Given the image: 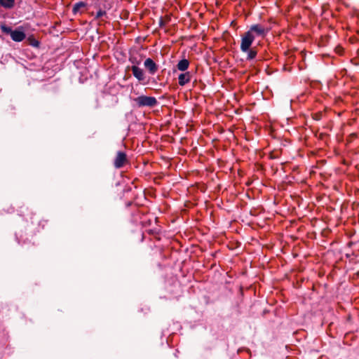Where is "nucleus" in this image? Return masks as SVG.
Listing matches in <instances>:
<instances>
[{"mask_svg":"<svg viewBox=\"0 0 359 359\" xmlns=\"http://www.w3.org/2000/svg\"><path fill=\"white\" fill-rule=\"evenodd\" d=\"M133 101L138 107H154L158 104V101L156 97L141 95L133 99Z\"/></svg>","mask_w":359,"mask_h":359,"instance_id":"nucleus-3","label":"nucleus"},{"mask_svg":"<svg viewBox=\"0 0 359 359\" xmlns=\"http://www.w3.org/2000/svg\"><path fill=\"white\" fill-rule=\"evenodd\" d=\"M127 161L126 154L123 151H118L114 161V165L116 168H121Z\"/></svg>","mask_w":359,"mask_h":359,"instance_id":"nucleus-4","label":"nucleus"},{"mask_svg":"<svg viewBox=\"0 0 359 359\" xmlns=\"http://www.w3.org/2000/svg\"><path fill=\"white\" fill-rule=\"evenodd\" d=\"M245 53H247V60H254L257 55V51L256 48H250L249 50L244 52Z\"/></svg>","mask_w":359,"mask_h":359,"instance_id":"nucleus-10","label":"nucleus"},{"mask_svg":"<svg viewBox=\"0 0 359 359\" xmlns=\"http://www.w3.org/2000/svg\"><path fill=\"white\" fill-rule=\"evenodd\" d=\"M130 62L133 64V65H137L140 64L139 61H137L136 60L130 59Z\"/></svg>","mask_w":359,"mask_h":359,"instance_id":"nucleus-14","label":"nucleus"},{"mask_svg":"<svg viewBox=\"0 0 359 359\" xmlns=\"http://www.w3.org/2000/svg\"><path fill=\"white\" fill-rule=\"evenodd\" d=\"M104 15H106V11L100 9L97 12L95 18L99 19V18H102V16H104Z\"/></svg>","mask_w":359,"mask_h":359,"instance_id":"nucleus-13","label":"nucleus"},{"mask_svg":"<svg viewBox=\"0 0 359 359\" xmlns=\"http://www.w3.org/2000/svg\"><path fill=\"white\" fill-rule=\"evenodd\" d=\"M144 67L148 70L149 73L151 75L155 74L158 71V65L150 57L147 58L144 62Z\"/></svg>","mask_w":359,"mask_h":359,"instance_id":"nucleus-5","label":"nucleus"},{"mask_svg":"<svg viewBox=\"0 0 359 359\" xmlns=\"http://www.w3.org/2000/svg\"><path fill=\"white\" fill-rule=\"evenodd\" d=\"M189 67V61L187 59H182L177 65V68L181 72L187 70Z\"/></svg>","mask_w":359,"mask_h":359,"instance_id":"nucleus-9","label":"nucleus"},{"mask_svg":"<svg viewBox=\"0 0 359 359\" xmlns=\"http://www.w3.org/2000/svg\"><path fill=\"white\" fill-rule=\"evenodd\" d=\"M27 41L29 44L33 47L38 48L39 46V41L32 36H29Z\"/></svg>","mask_w":359,"mask_h":359,"instance_id":"nucleus-12","label":"nucleus"},{"mask_svg":"<svg viewBox=\"0 0 359 359\" xmlns=\"http://www.w3.org/2000/svg\"><path fill=\"white\" fill-rule=\"evenodd\" d=\"M15 5V0H0V6L4 8H12Z\"/></svg>","mask_w":359,"mask_h":359,"instance_id":"nucleus-11","label":"nucleus"},{"mask_svg":"<svg viewBox=\"0 0 359 359\" xmlns=\"http://www.w3.org/2000/svg\"><path fill=\"white\" fill-rule=\"evenodd\" d=\"M87 6V4L83 1H79L76 3L72 8V12L74 14L76 13H83L85 12V9Z\"/></svg>","mask_w":359,"mask_h":359,"instance_id":"nucleus-8","label":"nucleus"},{"mask_svg":"<svg viewBox=\"0 0 359 359\" xmlns=\"http://www.w3.org/2000/svg\"><path fill=\"white\" fill-rule=\"evenodd\" d=\"M268 32L269 29L264 25L260 24L252 25L247 32L241 35V50L242 52L249 50L256 37L264 38Z\"/></svg>","mask_w":359,"mask_h":359,"instance_id":"nucleus-1","label":"nucleus"},{"mask_svg":"<svg viewBox=\"0 0 359 359\" xmlns=\"http://www.w3.org/2000/svg\"><path fill=\"white\" fill-rule=\"evenodd\" d=\"M1 29L4 33H5L6 34H9L11 36L12 40L15 42H21L26 37V35L23 31L18 30V29L13 30L11 29V27H10L6 25H1Z\"/></svg>","mask_w":359,"mask_h":359,"instance_id":"nucleus-2","label":"nucleus"},{"mask_svg":"<svg viewBox=\"0 0 359 359\" xmlns=\"http://www.w3.org/2000/svg\"><path fill=\"white\" fill-rule=\"evenodd\" d=\"M191 74L189 72L182 73L178 76V83L181 86H184L191 81Z\"/></svg>","mask_w":359,"mask_h":359,"instance_id":"nucleus-7","label":"nucleus"},{"mask_svg":"<svg viewBox=\"0 0 359 359\" xmlns=\"http://www.w3.org/2000/svg\"><path fill=\"white\" fill-rule=\"evenodd\" d=\"M131 71L133 76L140 81L142 82L145 80V74L142 69L140 68L137 65H133L131 67Z\"/></svg>","mask_w":359,"mask_h":359,"instance_id":"nucleus-6","label":"nucleus"}]
</instances>
